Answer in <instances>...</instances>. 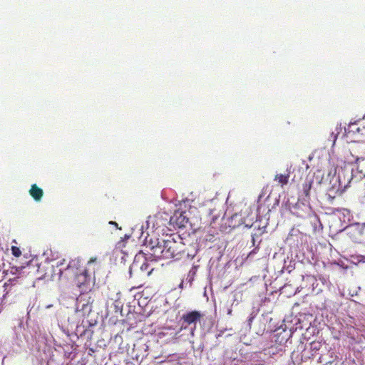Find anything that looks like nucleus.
Returning a JSON list of instances; mask_svg holds the SVG:
<instances>
[{
    "instance_id": "obj_10",
    "label": "nucleus",
    "mask_w": 365,
    "mask_h": 365,
    "mask_svg": "<svg viewBox=\"0 0 365 365\" xmlns=\"http://www.w3.org/2000/svg\"><path fill=\"white\" fill-rule=\"evenodd\" d=\"M198 266L193 265L192 268L190 269L186 280L189 282L190 285L192 284V281L194 280L195 276L196 274Z\"/></svg>"
},
{
    "instance_id": "obj_4",
    "label": "nucleus",
    "mask_w": 365,
    "mask_h": 365,
    "mask_svg": "<svg viewBox=\"0 0 365 365\" xmlns=\"http://www.w3.org/2000/svg\"><path fill=\"white\" fill-rule=\"evenodd\" d=\"M65 262V259H63L60 262H58L56 264V267L58 269V279H60L61 277L64 274L65 277L69 278L72 275L76 273L80 272L81 270L79 268L81 267V259L78 258L72 259L69 262V263L66 265L65 268L61 267Z\"/></svg>"
},
{
    "instance_id": "obj_8",
    "label": "nucleus",
    "mask_w": 365,
    "mask_h": 365,
    "mask_svg": "<svg viewBox=\"0 0 365 365\" xmlns=\"http://www.w3.org/2000/svg\"><path fill=\"white\" fill-rule=\"evenodd\" d=\"M291 330L287 331L282 327H278L274 330V337H276L275 341L279 344L287 342L289 338L291 336Z\"/></svg>"
},
{
    "instance_id": "obj_30",
    "label": "nucleus",
    "mask_w": 365,
    "mask_h": 365,
    "mask_svg": "<svg viewBox=\"0 0 365 365\" xmlns=\"http://www.w3.org/2000/svg\"><path fill=\"white\" fill-rule=\"evenodd\" d=\"M83 323L89 324V325H91L90 322L88 320L86 321V322L84 320H83Z\"/></svg>"
},
{
    "instance_id": "obj_18",
    "label": "nucleus",
    "mask_w": 365,
    "mask_h": 365,
    "mask_svg": "<svg viewBox=\"0 0 365 365\" xmlns=\"http://www.w3.org/2000/svg\"><path fill=\"white\" fill-rule=\"evenodd\" d=\"M311 351L315 353L319 351L322 346L321 343L319 341H313L309 344Z\"/></svg>"
},
{
    "instance_id": "obj_31",
    "label": "nucleus",
    "mask_w": 365,
    "mask_h": 365,
    "mask_svg": "<svg viewBox=\"0 0 365 365\" xmlns=\"http://www.w3.org/2000/svg\"><path fill=\"white\" fill-rule=\"evenodd\" d=\"M222 334V332L217 335V336H220Z\"/></svg>"
},
{
    "instance_id": "obj_2",
    "label": "nucleus",
    "mask_w": 365,
    "mask_h": 365,
    "mask_svg": "<svg viewBox=\"0 0 365 365\" xmlns=\"http://www.w3.org/2000/svg\"><path fill=\"white\" fill-rule=\"evenodd\" d=\"M97 262V257H91L87 263V267L74 275V284L78 288L80 294H89L95 284V272H90L92 264Z\"/></svg>"
},
{
    "instance_id": "obj_25",
    "label": "nucleus",
    "mask_w": 365,
    "mask_h": 365,
    "mask_svg": "<svg viewBox=\"0 0 365 365\" xmlns=\"http://www.w3.org/2000/svg\"><path fill=\"white\" fill-rule=\"evenodd\" d=\"M233 297H234V302L237 301V294H234Z\"/></svg>"
},
{
    "instance_id": "obj_17",
    "label": "nucleus",
    "mask_w": 365,
    "mask_h": 365,
    "mask_svg": "<svg viewBox=\"0 0 365 365\" xmlns=\"http://www.w3.org/2000/svg\"><path fill=\"white\" fill-rule=\"evenodd\" d=\"M310 200H311V198H309L308 197H305L302 194H301L299 197V201H300L302 205L308 206L309 209L311 208Z\"/></svg>"
},
{
    "instance_id": "obj_21",
    "label": "nucleus",
    "mask_w": 365,
    "mask_h": 365,
    "mask_svg": "<svg viewBox=\"0 0 365 365\" xmlns=\"http://www.w3.org/2000/svg\"><path fill=\"white\" fill-rule=\"evenodd\" d=\"M4 267H5V264L4 262L1 260V262H0V271L2 270L3 272H5L6 270L4 269Z\"/></svg>"
},
{
    "instance_id": "obj_12",
    "label": "nucleus",
    "mask_w": 365,
    "mask_h": 365,
    "mask_svg": "<svg viewBox=\"0 0 365 365\" xmlns=\"http://www.w3.org/2000/svg\"><path fill=\"white\" fill-rule=\"evenodd\" d=\"M289 178V172L287 175L277 174L275 176L274 180H278V182L282 184V185H287L288 183V180Z\"/></svg>"
},
{
    "instance_id": "obj_29",
    "label": "nucleus",
    "mask_w": 365,
    "mask_h": 365,
    "mask_svg": "<svg viewBox=\"0 0 365 365\" xmlns=\"http://www.w3.org/2000/svg\"><path fill=\"white\" fill-rule=\"evenodd\" d=\"M183 284H184V281H182V282H181V283H180V288H182V287H183Z\"/></svg>"
},
{
    "instance_id": "obj_14",
    "label": "nucleus",
    "mask_w": 365,
    "mask_h": 365,
    "mask_svg": "<svg viewBox=\"0 0 365 365\" xmlns=\"http://www.w3.org/2000/svg\"><path fill=\"white\" fill-rule=\"evenodd\" d=\"M265 228L266 227H263L262 228L258 227L257 231L252 235V242L253 246L256 245L257 238L262 235Z\"/></svg>"
},
{
    "instance_id": "obj_24",
    "label": "nucleus",
    "mask_w": 365,
    "mask_h": 365,
    "mask_svg": "<svg viewBox=\"0 0 365 365\" xmlns=\"http://www.w3.org/2000/svg\"><path fill=\"white\" fill-rule=\"evenodd\" d=\"M338 181L339 182V185L341 186V175H340V173H339V175H338Z\"/></svg>"
},
{
    "instance_id": "obj_15",
    "label": "nucleus",
    "mask_w": 365,
    "mask_h": 365,
    "mask_svg": "<svg viewBox=\"0 0 365 365\" xmlns=\"http://www.w3.org/2000/svg\"><path fill=\"white\" fill-rule=\"evenodd\" d=\"M257 312L258 310L257 309H254L252 311V312L250 314L247 319V322H246V326L247 327L250 329L251 328V324H252V321L254 320V319L256 317L257 314Z\"/></svg>"
},
{
    "instance_id": "obj_6",
    "label": "nucleus",
    "mask_w": 365,
    "mask_h": 365,
    "mask_svg": "<svg viewBox=\"0 0 365 365\" xmlns=\"http://www.w3.org/2000/svg\"><path fill=\"white\" fill-rule=\"evenodd\" d=\"M201 317V313L195 310L185 313L181 317L182 322V327L186 329L188 326H190V333L193 335L196 324L200 321Z\"/></svg>"
},
{
    "instance_id": "obj_22",
    "label": "nucleus",
    "mask_w": 365,
    "mask_h": 365,
    "mask_svg": "<svg viewBox=\"0 0 365 365\" xmlns=\"http://www.w3.org/2000/svg\"><path fill=\"white\" fill-rule=\"evenodd\" d=\"M17 272H18V267H11V273L12 274H16Z\"/></svg>"
},
{
    "instance_id": "obj_9",
    "label": "nucleus",
    "mask_w": 365,
    "mask_h": 365,
    "mask_svg": "<svg viewBox=\"0 0 365 365\" xmlns=\"http://www.w3.org/2000/svg\"><path fill=\"white\" fill-rule=\"evenodd\" d=\"M30 195L33 197V198L36 201H40L43 196V190L37 187L36 184L31 185V187L29 190Z\"/></svg>"
},
{
    "instance_id": "obj_11",
    "label": "nucleus",
    "mask_w": 365,
    "mask_h": 365,
    "mask_svg": "<svg viewBox=\"0 0 365 365\" xmlns=\"http://www.w3.org/2000/svg\"><path fill=\"white\" fill-rule=\"evenodd\" d=\"M350 261L351 263L357 264L360 262H365V255H350Z\"/></svg>"
},
{
    "instance_id": "obj_19",
    "label": "nucleus",
    "mask_w": 365,
    "mask_h": 365,
    "mask_svg": "<svg viewBox=\"0 0 365 365\" xmlns=\"http://www.w3.org/2000/svg\"><path fill=\"white\" fill-rule=\"evenodd\" d=\"M113 305L114 306L115 312H121L122 304L119 301H115L113 302Z\"/></svg>"
},
{
    "instance_id": "obj_26",
    "label": "nucleus",
    "mask_w": 365,
    "mask_h": 365,
    "mask_svg": "<svg viewBox=\"0 0 365 365\" xmlns=\"http://www.w3.org/2000/svg\"><path fill=\"white\" fill-rule=\"evenodd\" d=\"M227 314H228V315H231V314H232V309H229L227 310Z\"/></svg>"
},
{
    "instance_id": "obj_7",
    "label": "nucleus",
    "mask_w": 365,
    "mask_h": 365,
    "mask_svg": "<svg viewBox=\"0 0 365 365\" xmlns=\"http://www.w3.org/2000/svg\"><path fill=\"white\" fill-rule=\"evenodd\" d=\"M189 222V218L186 215V212L177 210L170 217L169 223L174 228H184Z\"/></svg>"
},
{
    "instance_id": "obj_20",
    "label": "nucleus",
    "mask_w": 365,
    "mask_h": 365,
    "mask_svg": "<svg viewBox=\"0 0 365 365\" xmlns=\"http://www.w3.org/2000/svg\"><path fill=\"white\" fill-rule=\"evenodd\" d=\"M11 251H12V254L15 257H19L21 255V252L20 249L17 247L13 246L11 247Z\"/></svg>"
},
{
    "instance_id": "obj_27",
    "label": "nucleus",
    "mask_w": 365,
    "mask_h": 365,
    "mask_svg": "<svg viewBox=\"0 0 365 365\" xmlns=\"http://www.w3.org/2000/svg\"><path fill=\"white\" fill-rule=\"evenodd\" d=\"M252 226H253V225H249V224H246V225H245V227H248V228H250V227H252Z\"/></svg>"
},
{
    "instance_id": "obj_23",
    "label": "nucleus",
    "mask_w": 365,
    "mask_h": 365,
    "mask_svg": "<svg viewBox=\"0 0 365 365\" xmlns=\"http://www.w3.org/2000/svg\"><path fill=\"white\" fill-rule=\"evenodd\" d=\"M109 224H110V225H114V226H115V227L118 228V224H117L115 222H114V221H110V222H109Z\"/></svg>"
},
{
    "instance_id": "obj_16",
    "label": "nucleus",
    "mask_w": 365,
    "mask_h": 365,
    "mask_svg": "<svg viewBox=\"0 0 365 365\" xmlns=\"http://www.w3.org/2000/svg\"><path fill=\"white\" fill-rule=\"evenodd\" d=\"M21 277L19 276H15L12 278H9L7 282L5 283V285L6 286H13L18 283H20Z\"/></svg>"
},
{
    "instance_id": "obj_28",
    "label": "nucleus",
    "mask_w": 365,
    "mask_h": 365,
    "mask_svg": "<svg viewBox=\"0 0 365 365\" xmlns=\"http://www.w3.org/2000/svg\"><path fill=\"white\" fill-rule=\"evenodd\" d=\"M356 294H357V292H355V293H354V292H352V293H351V292H350V295H351V297H354V296H355V295H356Z\"/></svg>"
},
{
    "instance_id": "obj_1",
    "label": "nucleus",
    "mask_w": 365,
    "mask_h": 365,
    "mask_svg": "<svg viewBox=\"0 0 365 365\" xmlns=\"http://www.w3.org/2000/svg\"><path fill=\"white\" fill-rule=\"evenodd\" d=\"M145 241L151 251L150 257H154L155 261L176 257L184 251L182 239L178 234L167 235L166 239L161 240L150 238L148 240L146 237Z\"/></svg>"
},
{
    "instance_id": "obj_3",
    "label": "nucleus",
    "mask_w": 365,
    "mask_h": 365,
    "mask_svg": "<svg viewBox=\"0 0 365 365\" xmlns=\"http://www.w3.org/2000/svg\"><path fill=\"white\" fill-rule=\"evenodd\" d=\"M148 260L155 261L154 257H150V253L148 257H144L143 262H140V257L135 256L134 261L129 268L130 277L145 278L148 277L153 270V268L149 270L150 264H148Z\"/></svg>"
},
{
    "instance_id": "obj_13",
    "label": "nucleus",
    "mask_w": 365,
    "mask_h": 365,
    "mask_svg": "<svg viewBox=\"0 0 365 365\" xmlns=\"http://www.w3.org/2000/svg\"><path fill=\"white\" fill-rule=\"evenodd\" d=\"M312 181H309L303 185L302 195L305 197L311 198V190H312Z\"/></svg>"
},
{
    "instance_id": "obj_5",
    "label": "nucleus",
    "mask_w": 365,
    "mask_h": 365,
    "mask_svg": "<svg viewBox=\"0 0 365 365\" xmlns=\"http://www.w3.org/2000/svg\"><path fill=\"white\" fill-rule=\"evenodd\" d=\"M93 298L91 293L79 294L76 301V312L82 316L88 315L92 311Z\"/></svg>"
}]
</instances>
